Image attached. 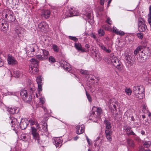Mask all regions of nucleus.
I'll return each mask as SVG.
<instances>
[{"mask_svg": "<svg viewBox=\"0 0 151 151\" xmlns=\"http://www.w3.org/2000/svg\"><path fill=\"white\" fill-rule=\"evenodd\" d=\"M145 55V53L143 52V51L142 50L139 55V56L137 57V60L139 62H141L144 60V56Z\"/></svg>", "mask_w": 151, "mask_h": 151, "instance_id": "nucleus-17", "label": "nucleus"}, {"mask_svg": "<svg viewBox=\"0 0 151 151\" xmlns=\"http://www.w3.org/2000/svg\"><path fill=\"white\" fill-rule=\"evenodd\" d=\"M151 142L150 141H145L143 142V145L145 148L149 147L151 145Z\"/></svg>", "mask_w": 151, "mask_h": 151, "instance_id": "nucleus-31", "label": "nucleus"}, {"mask_svg": "<svg viewBox=\"0 0 151 151\" xmlns=\"http://www.w3.org/2000/svg\"><path fill=\"white\" fill-rule=\"evenodd\" d=\"M31 133L33 138L35 141H36L38 144L41 145L42 142L40 140L39 135L37 132V129L34 127H31Z\"/></svg>", "mask_w": 151, "mask_h": 151, "instance_id": "nucleus-4", "label": "nucleus"}, {"mask_svg": "<svg viewBox=\"0 0 151 151\" xmlns=\"http://www.w3.org/2000/svg\"><path fill=\"white\" fill-rule=\"evenodd\" d=\"M38 28L41 31L43 32H45L47 31L49 28V26L45 22L40 23L38 25Z\"/></svg>", "mask_w": 151, "mask_h": 151, "instance_id": "nucleus-6", "label": "nucleus"}, {"mask_svg": "<svg viewBox=\"0 0 151 151\" xmlns=\"http://www.w3.org/2000/svg\"><path fill=\"white\" fill-rule=\"evenodd\" d=\"M36 58L39 59V60H45L43 58V57H42L41 54L40 55H37L36 56Z\"/></svg>", "mask_w": 151, "mask_h": 151, "instance_id": "nucleus-44", "label": "nucleus"}, {"mask_svg": "<svg viewBox=\"0 0 151 151\" xmlns=\"http://www.w3.org/2000/svg\"><path fill=\"white\" fill-rule=\"evenodd\" d=\"M36 81L38 84H40L42 83V77L41 76H38L37 79H36Z\"/></svg>", "mask_w": 151, "mask_h": 151, "instance_id": "nucleus-36", "label": "nucleus"}, {"mask_svg": "<svg viewBox=\"0 0 151 151\" xmlns=\"http://www.w3.org/2000/svg\"><path fill=\"white\" fill-rule=\"evenodd\" d=\"M7 111L11 114H14L18 113L19 111L18 108L15 106L9 107L7 109Z\"/></svg>", "mask_w": 151, "mask_h": 151, "instance_id": "nucleus-10", "label": "nucleus"}, {"mask_svg": "<svg viewBox=\"0 0 151 151\" xmlns=\"http://www.w3.org/2000/svg\"><path fill=\"white\" fill-rule=\"evenodd\" d=\"M111 135H105L107 139L109 141H111Z\"/></svg>", "mask_w": 151, "mask_h": 151, "instance_id": "nucleus-51", "label": "nucleus"}, {"mask_svg": "<svg viewBox=\"0 0 151 151\" xmlns=\"http://www.w3.org/2000/svg\"><path fill=\"white\" fill-rule=\"evenodd\" d=\"M86 94L88 101L89 102H91L92 101L91 97L90 95L86 91Z\"/></svg>", "mask_w": 151, "mask_h": 151, "instance_id": "nucleus-45", "label": "nucleus"}, {"mask_svg": "<svg viewBox=\"0 0 151 151\" xmlns=\"http://www.w3.org/2000/svg\"><path fill=\"white\" fill-rule=\"evenodd\" d=\"M117 105V103L114 99H112L109 100L108 107L111 110L113 114H114L116 111V106Z\"/></svg>", "mask_w": 151, "mask_h": 151, "instance_id": "nucleus-3", "label": "nucleus"}, {"mask_svg": "<svg viewBox=\"0 0 151 151\" xmlns=\"http://www.w3.org/2000/svg\"><path fill=\"white\" fill-rule=\"evenodd\" d=\"M109 61L108 63H111L115 67L119 70H120L121 68V63L119 59L114 56L113 53H111L109 56Z\"/></svg>", "mask_w": 151, "mask_h": 151, "instance_id": "nucleus-2", "label": "nucleus"}, {"mask_svg": "<svg viewBox=\"0 0 151 151\" xmlns=\"http://www.w3.org/2000/svg\"><path fill=\"white\" fill-rule=\"evenodd\" d=\"M42 129L45 132H47V125L46 124L45 126L43 125L42 126Z\"/></svg>", "mask_w": 151, "mask_h": 151, "instance_id": "nucleus-55", "label": "nucleus"}, {"mask_svg": "<svg viewBox=\"0 0 151 151\" xmlns=\"http://www.w3.org/2000/svg\"><path fill=\"white\" fill-rule=\"evenodd\" d=\"M9 121L12 124V127H14V129H16L19 128V124L17 119L12 117L11 118Z\"/></svg>", "mask_w": 151, "mask_h": 151, "instance_id": "nucleus-8", "label": "nucleus"}, {"mask_svg": "<svg viewBox=\"0 0 151 151\" xmlns=\"http://www.w3.org/2000/svg\"><path fill=\"white\" fill-rule=\"evenodd\" d=\"M80 72L81 74L83 75H88L89 73V72L88 70L82 69L80 70Z\"/></svg>", "mask_w": 151, "mask_h": 151, "instance_id": "nucleus-33", "label": "nucleus"}, {"mask_svg": "<svg viewBox=\"0 0 151 151\" xmlns=\"http://www.w3.org/2000/svg\"><path fill=\"white\" fill-rule=\"evenodd\" d=\"M40 52L45 60L48 58L49 55V52L48 51L45 49H41L40 50Z\"/></svg>", "mask_w": 151, "mask_h": 151, "instance_id": "nucleus-13", "label": "nucleus"}, {"mask_svg": "<svg viewBox=\"0 0 151 151\" xmlns=\"http://www.w3.org/2000/svg\"><path fill=\"white\" fill-rule=\"evenodd\" d=\"M105 135H111V133L110 131L109 130H106L105 131Z\"/></svg>", "mask_w": 151, "mask_h": 151, "instance_id": "nucleus-56", "label": "nucleus"}, {"mask_svg": "<svg viewBox=\"0 0 151 151\" xmlns=\"http://www.w3.org/2000/svg\"><path fill=\"white\" fill-rule=\"evenodd\" d=\"M20 95L22 99L24 101L29 103L32 100L31 96L30 95H28L27 91L23 90L20 93Z\"/></svg>", "mask_w": 151, "mask_h": 151, "instance_id": "nucleus-5", "label": "nucleus"}, {"mask_svg": "<svg viewBox=\"0 0 151 151\" xmlns=\"http://www.w3.org/2000/svg\"><path fill=\"white\" fill-rule=\"evenodd\" d=\"M98 33L100 36H103L104 34V30L101 29H100L98 30Z\"/></svg>", "mask_w": 151, "mask_h": 151, "instance_id": "nucleus-37", "label": "nucleus"}, {"mask_svg": "<svg viewBox=\"0 0 151 151\" xmlns=\"http://www.w3.org/2000/svg\"><path fill=\"white\" fill-rule=\"evenodd\" d=\"M106 0H100V4L101 5H104V2L106 1Z\"/></svg>", "mask_w": 151, "mask_h": 151, "instance_id": "nucleus-61", "label": "nucleus"}, {"mask_svg": "<svg viewBox=\"0 0 151 151\" xmlns=\"http://www.w3.org/2000/svg\"><path fill=\"white\" fill-rule=\"evenodd\" d=\"M33 63H32L29 66V71L30 73L32 74H35L38 71V69L36 67L33 66Z\"/></svg>", "mask_w": 151, "mask_h": 151, "instance_id": "nucleus-12", "label": "nucleus"}, {"mask_svg": "<svg viewBox=\"0 0 151 151\" xmlns=\"http://www.w3.org/2000/svg\"><path fill=\"white\" fill-rule=\"evenodd\" d=\"M142 49V47L141 46H138L134 51V54L135 55H136L138 53H139L141 50Z\"/></svg>", "mask_w": 151, "mask_h": 151, "instance_id": "nucleus-29", "label": "nucleus"}, {"mask_svg": "<svg viewBox=\"0 0 151 151\" xmlns=\"http://www.w3.org/2000/svg\"><path fill=\"white\" fill-rule=\"evenodd\" d=\"M30 61L31 62H32V63H34L35 64H37V63H38L37 60L34 58H32L30 60Z\"/></svg>", "mask_w": 151, "mask_h": 151, "instance_id": "nucleus-52", "label": "nucleus"}, {"mask_svg": "<svg viewBox=\"0 0 151 151\" xmlns=\"http://www.w3.org/2000/svg\"><path fill=\"white\" fill-rule=\"evenodd\" d=\"M8 64L14 65L17 63V62L15 58L11 55H8L7 58Z\"/></svg>", "mask_w": 151, "mask_h": 151, "instance_id": "nucleus-7", "label": "nucleus"}, {"mask_svg": "<svg viewBox=\"0 0 151 151\" xmlns=\"http://www.w3.org/2000/svg\"><path fill=\"white\" fill-rule=\"evenodd\" d=\"M99 46L102 50L107 53H109L111 52V50L110 49H107L101 43L99 44Z\"/></svg>", "mask_w": 151, "mask_h": 151, "instance_id": "nucleus-22", "label": "nucleus"}, {"mask_svg": "<svg viewBox=\"0 0 151 151\" xmlns=\"http://www.w3.org/2000/svg\"><path fill=\"white\" fill-rule=\"evenodd\" d=\"M4 62L2 61L1 59L0 58V67H1L3 65Z\"/></svg>", "mask_w": 151, "mask_h": 151, "instance_id": "nucleus-63", "label": "nucleus"}, {"mask_svg": "<svg viewBox=\"0 0 151 151\" xmlns=\"http://www.w3.org/2000/svg\"><path fill=\"white\" fill-rule=\"evenodd\" d=\"M127 134L128 135H136L135 133H134V132L132 131H131V132H130L127 133Z\"/></svg>", "mask_w": 151, "mask_h": 151, "instance_id": "nucleus-58", "label": "nucleus"}, {"mask_svg": "<svg viewBox=\"0 0 151 151\" xmlns=\"http://www.w3.org/2000/svg\"><path fill=\"white\" fill-rule=\"evenodd\" d=\"M20 139L23 141H26L27 140V138L26 135L23 134H22L20 137Z\"/></svg>", "mask_w": 151, "mask_h": 151, "instance_id": "nucleus-32", "label": "nucleus"}, {"mask_svg": "<svg viewBox=\"0 0 151 151\" xmlns=\"http://www.w3.org/2000/svg\"><path fill=\"white\" fill-rule=\"evenodd\" d=\"M137 36L139 39H142L143 38V35L142 33H139L137 34Z\"/></svg>", "mask_w": 151, "mask_h": 151, "instance_id": "nucleus-54", "label": "nucleus"}, {"mask_svg": "<svg viewBox=\"0 0 151 151\" xmlns=\"http://www.w3.org/2000/svg\"><path fill=\"white\" fill-rule=\"evenodd\" d=\"M49 61L50 62L53 63L55 62L56 60L52 56H50L49 58Z\"/></svg>", "mask_w": 151, "mask_h": 151, "instance_id": "nucleus-39", "label": "nucleus"}, {"mask_svg": "<svg viewBox=\"0 0 151 151\" xmlns=\"http://www.w3.org/2000/svg\"><path fill=\"white\" fill-rule=\"evenodd\" d=\"M76 133L80 134L83 133L84 131V126L83 124L78 125L76 127Z\"/></svg>", "mask_w": 151, "mask_h": 151, "instance_id": "nucleus-9", "label": "nucleus"}, {"mask_svg": "<svg viewBox=\"0 0 151 151\" xmlns=\"http://www.w3.org/2000/svg\"><path fill=\"white\" fill-rule=\"evenodd\" d=\"M84 14L86 17V19H89L91 17V14L89 13H86Z\"/></svg>", "mask_w": 151, "mask_h": 151, "instance_id": "nucleus-49", "label": "nucleus"}, {"mask_svg": "<svg viewBox=\"0 0 151 151\" xmlns=\"http://www.w3.org/2000/svg\"><path fill=\"white\" fill-rule=\"evenodd\" d=\"M124 130L126 132H129L130 131L131 127L127 125L124 126Z\"/></svg>", "mask_w": 151, "mask_h": 151, "instance_id": "nucleus-38", "label": "nucleus"}, {"mask_svg": "<svg viewBox=\"0 0 151 151\" xmlns=\"http://www.w3.org/2000/svg\"><path fill=\"white\" fill-rule=\"evenodd\" d=\"M85 48L84 49L85 50V52H88L89 51V48L90 47L89 45L87 44L85 45Z\"/></svg>", "mask_w": 151, "mask_h": 151, "instance_id": "nucleus-50", "label": "nucleus"}, {"mask_svg": "<svg viewBox=\"0 0 151 151\" xmlns=\"http://www.w3.org/2000/svg\"><path fill=\"white\" fill-rule=\"evenodd\" d=\"M144 88L141 86H134L133 89L134 94L139 99H142L144 96Z\"/></svg>", "mask_w": 151, "mask_h": 151, "instance_id": "nucleus-1", "label": "nucleus"}, {"mask_svg": "<svg viewBox=\"0 0 151 151\" xmlns=\"http://www.w3.org/2000/svg\"><path fill=\"white\" fill-rule=\"evenodd\" d=\"M138 30L139 32H143L145 31L147 28V26L145 24L138 25Z\"/></svg>", "mask_w": 151, "mask_h": 151, "instance_id": "nucleus-23", "label": "nucleus"}, {"mask_svg": "<svg viewBox=\"0 0 151 151\" xmlns=\"http://www.w3.org/2000/svg\"><path fill=\"white\" fill-rule=\"evenodd\" d=\"M75 47L78 51H81L82 52H85V50L83 49L81 45L79 43H75Z\"/></svg>", "mask_w": 151, "mask_h": 151, "instance_id": "nucleus-18", "label": "nucleus"}, {"mask_svg": "<svg viewBox=\"0 0 151 151\" xmlns=\"http://www.w3.org/2000/svg\"><path fill=\"white\" fill-rule=\"evenodd\" d=\"M69 38L70 39H71L72 40L74 41L75 42H77L78 40V39L76 38L75 37H73L71 36H69Z\"/></svg>", "mask_w": 151, "mask_h": 151, "instance_id": "nucleus-42", "label": "nucleus"}, {"mask_svg": "<svg viewBox=\"0 0 151 151\" xmlns=\"http://www.w3.org/2000/svg\"><path fill=\"white\" fill-rule=\"evenodd\" d=\"M95 59L97 62L100 61L102 59V57L101 56L100 53L98 52L95 53Z\"/></svg>", "mask_w": 151, "mask_h": 151, "instance_id": "nucleus-25", "label": "nucleus"}, {"mask_svg": "<svg viewBox=\"0 0 151 151\" xmlns=\"http://www.w3.org/2000/svg\"><path fill=\"white\" fill-rule=\"evenodd\" d=\"M69 64H68V65H67V66H65V64L63 65V67L67 71H69L70 70V68L69 67Z\"/></svg>", "mask_w": 151, "mask_h": 151, "instance_id": "nucleus-46", "label": "nucleus"}, {"mask_svg": "<svg viewBox=\"0 0 151 151\" xmlns=\"http://www.w3.org/2000/svg\"><path fill=\"white\" fill-rule=\"evenodd\" d=\"M148 22L149 23L151 22V16H150L148 19Z\"/></svg>", "mask_w": 151, "mask_h": 151, "instance_id": "nucleus-64", "label": "nucleus"}, {"mask_svg": "<svg viewBox=\"0 0 151 151\" xmlns=\"http://www.w3.org/2000/svg\"><path fill=\"white\" fill-rule=\"evenodd\" d=\"M147 107L146 106L144 105L143 106V107L142 108V111L144 112L145 113H148V111L147 109Z\"/></svg>", "mask_w": 151, "mask_h": 151, "instance_id": "nucleus-48", "label": "nucleus"}, {"mask_svg": "<svg viewBox=\"0 0 151 151\" xmlns=\"http://www.w3.org/2000/svg\"><path fill=\"white\" fill-rule=\"evenodd\" d=\"M38 93H40L39 92L42 90V83L38 84Z\"/></svg>", "mask_w": 151, "mask_h": 151, "instance_id": "nucleus-40", "label": "nucleus"}, {"mask_svg": "<svg viewBox=\"0 0 151 151\" xmlns=\"http://www.w3.org/2000/svg\"><path fill=\"white\" fill-rule=\"evenodd\" d=\"M126 93L128 95H130L131 94L132 91L129 88H127L125 89V91Z\"/></svg>", "mask_w": 151, "mask_h": 151, "instance_id": "nucleus-41", "label": "nucleus"}, {"mask_svg": "<svg viewBox=\"0 0 151 151\" xmlns=\"http://www.w3.org/2000/svg\"><path fill=\"white\" fill-rule=\"evenodd\" d=\"M4 93H5L6 94V95H5L6 96L8 95H14L13 93H12V92H4Z\"/></svg>", "mask_w": 151, "mask_h": 151, "instance_id": "nucleus-60", "label": "nucleus"}, {"mask_svg": "<svg viewBox=\"0 0 151 151\" xmlns=\"http://www.w3.org/2000/svg\"><path fill=\"white\" fill-rule=\"evenodd\" d=\"M144 24L145 23L144 19L141 17L139 18L138 20V25Z\"/></svg>", "mask_w": 151, "mask_h": 151, "instance_id": "nucleus-34", "label": "nucleus"}, {"mask_svg": "<svg viewBox=\"0 0 151 151\" xmlns=\"http://www.w3.org/2000/svg\"><path fill=\"white\" fill-rule=\"evenodd\" d=\"M106 22L110 25H111L112 24V21L109 18H108L107 20L106 21Z\"/></svg>", "mask_w": 151, "mask_h": 151, "instance_id": "nucleus-53", "label": "nucleus"}, {"mask_svg": "<svg viewBox=\"0 0 151 151\" xmlns=\"http://www.w3.org/2000/svg\"><path fill=\"white\" fill-rule=\"evenodd\" d=\"M45 102V99L43 97L40 98V103L42 104H44Z\"/></svg>", "mask_w": 151, "mask_h": 151, "instance_id": "nucleus-47", "label": "nucleus"}, {"mask_svg": "<svg viewBox=\"0 0 151 151\" xmlns=\"http://www.w3.org/2000/svg\"><path fill=\"white\" fill-rule=\"evenodd\" d=\"M104 123L106 125V128L107 130L110 129L111 128V124L108 120H105L104 121Z\"/></svg>", "mask_w": 151, "mask_h": 151, "instance_id": "nucleus-30", "label": "nucleus"}, {"mask_svg": "<svg viewBox=\"0 0 151 151\" xmlns=\"http://www.w3.org/2000/svg\"><path fill=\"white\" fill-rule=\"evenodd\" d=\"M127 141L129 146L131 147H134V143L132 139H127Z\"/></svg>", "mask_w": 151, "mask_h": 151, "instance_id": "nucleus-27", "label": "nucleus"}, {"mask_svg": "<svg viewBox=\"0 0 151 151\" xmlns=\"http://www.w3.org/2000/svg\"><path fill=\"white\" fill-rule=\"evenodd\" d=\"M27 124L26 121L25 120H23L19 124V127L22 129H24L26 128L27 126Z\"/></svg>", "mask_w": 151, "mask_h": 151, "instance_id": "nucleus-19", "label": "nucleus"}, {"mask_svg": "<svg viewBox=\"0 0 151 151\" xmlns=\"http://www.w3.org/2000/svg\"><path fill=\"white\" fill-rule=\"evenodd\" d=\"M29 122L31 125H32L34 124L36 126L37 129H39L40 128L39 125L37 122H36L35 120L30 119L29 120Z\"/></svg>", "mask_w": 151, "mask_h": 151, "instance_id": "nucleus-28", "label": "nucleus"}, {"mask_svg": "<svg viewBox=\"0 0 151 151\" xmlns=\"http://www.w3.org/2000/svg\"><path fill=\"white\" fill-rule=\"evenodd\" d=\"M102 27L106 30L110 31L111 30L110 27L108 25H104L102 26Z\"/></svg>", "mask_w": 151, "mask_h": 151, "instance_id": "nucleus-43", "label": "nucleus"}, {"mask_svg": "<svg viewBox=\"0 0 151 151\" xmlns=\"http://www.w3.org/2000/svg\"><path fill=\"white\" fill-rule=\"evenodd\" d=\"M50 11L48 10H42L41 13L42 17L45 18H47L50 17Z\"/></svg>", "mask_w": 151, "mask_h": 151, "instance_id": "nucleus-16", "label": "nucleus"}, {"mask_svg": "<svg viewBox=\"0 0 151 151\" xmlns=\"http://www.w3.org/2000/svg\"><path fill=\"white\" fill-rule=\"evenodd\" d=\"M11 74L12 76L17 78L22 76V72L19 70H13L12 72L11 73Z\"/></svg>", "mask_w": 151, "mask_h": 151, "instance_id": "nucleus-14", "label": "nucleus"}, {"mask_svg": "<svg viewBox=\"0 0 151 151\" xmlns=\"http://www.w3.org/2000/svg\"><path fill=\"white\" fill-rule=\"evenodd\" d=\"M124 60L127 64H128V65H131L132 63V60L130 55L128 54H127L125 56Z\"/></svg>", "mask_w": 151, "mask_h": 151, "instance_id": "nucleus-20", "label": "nucleus"}, {"mask_svg": "<svg viewBox=\"0 0 151 151\" xmlns=\"http://www.w3.org/2000/svg\"><path fill=\"white\" fill-rule=\"evenodd\" d=\"M96 109V111L98 116L100 115L102 113V109L100 107H96L95 106H93L92 108L93 110H95Z\"/></svg>", "mask_w": 151, "mask_h": 151, "instance_id": "nucleus-24", "label": "nucleus"}, {"mask_svg": "<svg viewBox=\"0 0 151 151\" xmlns=\"http://www.w3.org/2000/svg\"><path fill=\"white\" fill-rule=\"evenodd\" d=\"M113 32L115 34L118 35L120 36H122L124 35V33L122 31H119L118 29L115 27H114L113 28Z\"/></svg>", "mask_w": 151, "mask_h": 151, "instance_id": "nucleus-21", "label": "nucleus"}, {"mask_svg": "<svg viewBox=\"0 0 151 151\" xmlns=\"http://www.w3.org/2000/svg\"><path fill=\"white\" fill-rule=\"evenodd\" d=\"M52 47L53 50L55 52H58L59 51V48L56 45H52Z\"/></svg>", "mask_w": 151, "mask_h": 151, "instance_id": "nucleus-35", "label": "nucleus"}, {"mask_svg": "<svg viewBox=\"0 0 151 151\" xmlns=\"http://www.w3.org/2000/svg\"><path fill=\"white\" fill-rule=\"evenodd\" d=\"M42 108L45 112H46L47 113V114H48L49 112H48L47 111V109L46 107H45L44 106H42Z\"/></svg>", "mask_w": 151, "mask_h": 151, "instance_id": "nucleus-62", "label": "nucleus"}, {"mask_svg": "<svg viewBox=\"0 0 151 151\" xmlns=\"http://www.w3.org/2000/svg\"><path fill=\"white\" fill-rule=\"evenodd\" d=\"M69 13V14H68V16L70 17L79 15V13L78 10L76 9L73 10L72 8H70Z\"/></svg>", "mask_w": 151, "mask_h": 151, "instance_id": "nucleus-15", "label": "nucleus"}, {"mask_svg": "<svg viewBox=\"0 0 151 151\" xmlns=\"http://www.w3.org/2000/svg\"><path fill=\"white\" fill-rule=\"evenodd\" d=\"M62 140L60 137L55 138L54 139L53 143L56 147H60L62 145Z\"/></svg>", "mask_w": 151, "mask_h": 151, "instance_id": "nucleus-11", "label": "nucleus"}, {"mask_svg": "<svg viewBox=\"0 0 151 151\" xmlns=\"http://www.w3.org/2000/svg\"><path fill=\"white\" fill-rule=\"evenodd\" d=\"M94 113H95L94 112H93L92 113V114L90 116L89 119H92V116H93L94 118L96 117V115H95Z\"/></svg>", "mask_w": 151, "mask_h": 151, "instance_id": "nucleus-57", "label": "nucleus"}, {"mask_svg": "<svg viewBox=\"0 0 151 151\" xmlns=\"http://www.w3.org/2000/svg\"><path fill=\"white\" fill-rule=\"evenodd\" d=\"M31 86L32 87H30V90L31 92H32V93L34 95L35 94L36 97L38 98V95L37 93L36 92H35L36 89V88L32 84Z\"/></svg>", "mask_w": 151, "mask_h": 151, "instance_id": "nucleus-26", "label": "nucleus"}, {"mask_svg": "<svg viewBox=\"0 0 151 151\" xmlns=\"http://www.w3.org/2000/svg\"><path fill=\"white\" fill-rule=\"evenodd\" d=\"M15 32L17 34L19 35L21 33L20 29H17L15 30Z\"/></svg>", "mask_w": 151, "mask_h": 151, "instance_id": "nucleus-59", "label": "nucleus"}]
</instances>
